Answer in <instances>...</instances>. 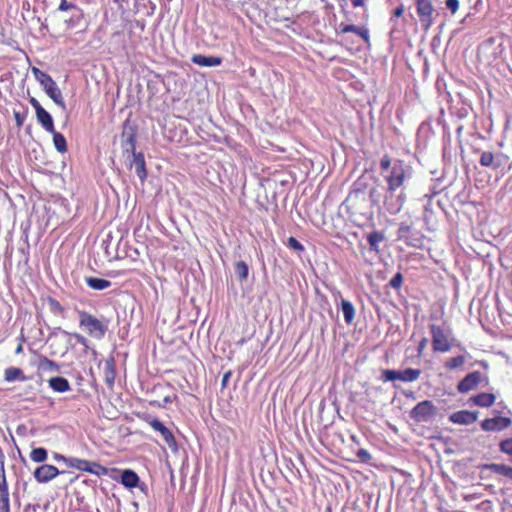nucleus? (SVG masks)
<instances>
[{"instance_id":"49","label":"nucleus","mask_w":512,"mask_h":512,"mask_svg":"<svg viewBox=\"0 0 512 512\" xmlns=\"http://www.w3.org/2000/svg\"><path fill=\"white\" fill-rule=\"evenodd\" d=\"M369 196H370L372 202L378 203V201H379V194H378L377 189H375V188L371 189L370 192H369Z\"/></svg>"},{"instance_id":"23","label":"nucleus","mask_w":512,"mask_h":512,"mask_svg":"<svg viewBox=\"0 0 512 512\" xmlns=\"http://www.w3.org/2000/svg\"><path fill=\"white\" fill-rule=\"evenodd\" d=\"M4 379L7 382H13L16 380L26 381L27 378L23 375V371L17 367H8L4 371Z\"/></svg>"},{"instance_id":"18","label":"nucleus","mask_w":512,"mask_h":512,"mask_svg":"<svg viewBox=\"0 0 512 512\" xmlns=\"http://www.w3.org/2000/svg\"><path fill=\"white\" fill-rule=\"evenodd\" d=\"M495 395L492 393H479L470 398V401L480 407H490L495 402Z\"/></svg>"},{"instance_id":"44","label":"nucleus","mask_w":512,"mask_h":512,"mask_svg":"<svg viewBox=\"0 0 512 512\" xmlns=\"http://www.w3.org/2000/svg\"><path fill=\"white\" fill-rule=\"evenodd\" d=\"M357 457L362 461V462H368L370 461L371 459V455L370 453L366 450V449H359L357 451Z\"/></svg>"},{"instance_id":"12","label":"nucleus","mask_w":512,"mask_h":512,"mask_svg":"<svg viewBox=\"0 0 512 512\" xmlns=\"http://www.w3.org/2000/svg\"><path fill=\"white\" fill-rule=\"evenodd\" d=\"M42 87L46 94L54 101L56 105L60 106L63 109L65 108V102L62 93L53 79H50L49 81L45 82L42 85Z\"/></svg>"},{"instance_id":"45","label":"nucleus","mask_w":512,"mask_h":512,"mask_svg":"<svg viewBox=\"0 0 512 512\" xmlns=\"http://www.w3.org/2000/svg\"><path fill=\"white\" fill-rule=\"evenodd\" d=\"M380 167L382 170H387L388 168L391 167V159L389 158V156L387 155H384L381 160H380Z\"/></svg>"},{"instance_id":"3","label":"nucleus","mask_w":512,"mask_h":512,"mask_svg":"<svg viewBox=\"0 0 512 512\" xmlns=\"http://www.w3.org/2000/svg\"><path fill=\"white\" fill-rule=\"evenodd\" d=\"M432 347L435 352H448L451 349L450 332L441 326L431 324Z\"/></svg>"},{"instance_id":"53","label":"nucleus","mask_w":512,"mask_h":512,"mask_svg":"<svg viewBox=\"0 0 512 512\" xmlns=\"http://www.w3.org/2000/svg\"><path fill=\"white\" fill-rule=\"evenodd\" d=\"M74 337L77 339V341H78L79 343L84 344V343L86 342L85 337H84V336H82L81 334L76 333V334L74 335Z\"/></svg>"},{"instance_id":"50","label":"nucleus","mask_w":512,"mask_h":512,"mask_svg":"<svg viewBox=\"0 0 512 512\" xmlns=\"http://www.w3.org/2000/svg\"><path fill=\"white\" fill-rule=\"evenodd\" d=\"M54 459L56 461H64L69 466V461L68 460H70V458H67V457H65V456H63L61 454L55 453L54 454Z\"/></svg>"},{"instance_id":"59","label":"nucleus","mask_w":512,"mask_h":512,"mask_svg":"<svg viewBox=\"0 0 512 512\" xmlns=\"http://www.w3.org/2000/svg\"><path fill=\"white\" fill-rule=\"evenodd\" d=\"M25 512H28V511H25Z\"/></svg>"},{"instance_id":"52","label":"nucleus","mask_w":512,"mask_h":512,"mask_svg":"<svg viewBox=\"0 0 512 512\" xmlns=\"http://www.w3.org/2000/svg\"><path fill=\"white\" fill-rule=\"evenodd\" d=\"M404 13V7L401 5L394 10V16L400 17Z\"/></svg>"},{"instance_id":"40","label":"nucleus","mask_w":512,"mask_h":512,"mask_svg":"<svg viewBox=\"0 0 512 512\" xmlns=\"http://www.w3.org/2000/svg\"><path fill=\"white\" fill-rule=\"evenodd\" d=\"M288 247L298 252L304 251V246L294 237L288 238Z\"/></svg>"},{"instance_id":"26","label":"nucleus","mask_w":512,"mask_h":512,"mask_svg":"<svg viewBox=\"0 0 512 512\" xmlns=\"http://www.w3.org/2000/svg\"><path fill=\"white\" fill-rule=\"evenodd\" d=\"M87 285L94 290H104L111 286V282L106 279L88 277L86 278Z\"/></svg>"},{"instance_id":"35","label":"nucleus","mask_w":512,"mask_h":512,"mask_svg":"<svg viewBox=\"0 0 512 512\" xmlns=\"http://www.w3.org/2000/svg\"><path fill=\"white\" fill-rule=\"evenodd\" d=\"M32 73L33 75L35 76L36 80L41 84V86L49 81L51 78V76L45 72H43L42 70H40L39 68L37 67H33L32 68Z\"/></svg>"},{"instance_id":"25","label":"nucleus","mask_w":512,"mask_h":512,"mask_svg":"<svg viewBox=\"0 0 512 512\" xmlns=\"http://www.w3.org/2000/svg\"><path fill=\"white\" fill-rule=\"evenodd\" d=\"M384 239H385V236L382 232H379V231L371 232L367 237L368 243L370 245V249L372 251L378 253L380 251L379 244L381 242H383Z\"/></svg>"},{"instance_id":"13","label":"nucleus","mask_w":512,"mask_h":512,"mask_svg":"<svg viewBox=\"0 0 512 512\" xmlns=\"http://www.w3.org/2000/svg\"><path fill=\"white\" fill-rule=\"evenodd\" d=\"M477 417H478V413L477 412H472V411H468V410H461V411H457L455 413H452L449 416V419L454 424L470 425V424L474 423L477 420Z\"/></svg>"},{"instance_id":"46","label":"nucleus","mask_w":512,"mask_h":512,"mask_svg":"<svg viewBox=\"0 0 512 512\" xmlns=\"http://www.w3.org/2000/svg\"><path fill=\"white\" fill-rule=\"evenodd\" d=\"M14 118H15L16 125L18 127H22L25 117L22 114H20L19 112H14Z\"/></svg>"},{"instance_id":"6","label":"nucleus","mask_w":512,"mask_h":512,"mask_svg":"<svg viewBox=\"0 0 512 512\" xmlns=\"http://www.w3.org/2000/svg\"><path fill=\"white\" fill-rule=\"evenodd\" d=\"M416 11L422 28L427 31L433 24L434 6L431 0H416Z\"/></svg>"},{"instance_id":"57","label":"nucleus","mask_w":512,"mask_h":512,"mask_svg":"<svg viewBox=\"0 0 512 512\" xmlns=\"http://www.w3.org/2000/svg\"><path fill=\"white\" fill-rule=\"evenodd\" d=\"M17 354L22 352V345H18V347L16 348V351H15Z\"/></svg>"},{"instance_id":"15","label":"nucleus","mask_w":512,"mask_h":512,"mask_svg":"<svg viewBox=\"0 0 512 512\" xmlns=\"http://www.w3.org/2000/svg\"><path fill=\"white\" fill-rule=\"evenodd\" d=\"M191 61L203 67L219 66L222 63V58L216 56H205L202 54H195L192 56Z\"/></svg>"},{"instance_id":"28","label":"nucleus","mask_w":512,"mask_h":512,"mask_svg":"<svg viewBox=\"0 0 512 512\" xmlns=\"http://www.w3.org/2000/svg\"><path fill=\"white\" fill-rule=\"evenodd\" d=\"M104 381L109 387H112L115 381V369L113 360L107 361L104 367Z\"/></svg>"},{"instance_id":"51","label":"nucleus","mask_w":512,"mask_h":512,"mask_svg":"<svg viewBox=\"0 0 512 512\" xmlns=\"http://www.w3.org/2000/svg\"><path fill=\"white\" fill-rule=\"evenodd\" d=\"M353 7H363L365 5V0H350Z\"/></svg>"},{"instance_id":"55","label":"nucleus","mask_w":512,"mask_h":512,"mask_svg":"<svg viewBox=\"0 0 512 512\" xmlns=\"http://www.w3.org/2000/svg\"><path fill=\"white\" fill-rule=\"evenodd\" d=\"M51 303L52 305L54 306V308H57V309H61V306L60 304L56 301V300H51Z\"/></svg>"},{"instance_id":"42","label":"nucleus","mask_w":512,"mask_h":512,"mask_svg":"<svg viewBox=\"0 0 512 512\" xmlns=\"http://www.w3.org/2000/svg\"><path fill=\"white\" fill-rule=\"evenodd\" d=\"M410 230H411V228L409 225H407L405 223H401L398 228V231H397L398 238L407 236L409 234Z\"/></svg>"},{"instance_id":"8","label":"nucleus","mask_w":512,"mask_h":512,"mask_svg":"<svg viewBox=\"0 0 512 512\" xmlns=\"http://www.w3.org/2000/svg\"><path fill=\"white\" fill-rule=\"evenodd\" d=\"M127 144L130 146V150L133 154L131 167L135 168L136 174L138 175L139 179L143 182L147 177L145 159L142 153L135 152V138L133 134L127 138Z\"/></svg>"},{"instance_id":"58","label":"nucleus","mask_w":512,"mask_h":512,"mask_svg":"<svg viewBox=\"0 0 512 512\" xmlns=\"http://www.w3.org/2000/svg\"><path fill=\"white\" fill-rule=\"evenodd\" d=\"M169 401H170V399H169L168 397H166V398H165V402L167 403V402H169Z\"/></svg>"},{"instance_id":"21","label":"nucleus","mask_w":512,"mask_h":512,"mask_svg":"<svg viewBox=\"0 0 512 512\" xmlns=\"http://www.w3.org/2000/svg\"><path fill=\"white\" fill-rule=\"evenodd\" d=\"M49 386L56 392H66L70 390V384L64 377H53L49 379Z\"/></svg>"},{"instance_id":"31","label":"nucleus","mask_w":512,"mask_h":512,"mask_svg":"<svg viewBox=\"0 0 512 512\" xmlns=\"http://www.w3.org/2000/svg\"><path fill=\"white\" fill-rule=\"evenodd\" d=\"M235 275L239 281L243 282L248 278L249 269L248 265L244 261H238L234 265Z\"/></svg>"},{"instance_id":"17","label":"nucleus","mask_w":512,"mask_h":512,"mask_svg":"<svg viewBox=\"0 0 512 512\" xmlns=\"http://www.w3.org/2000/svg\"><path fill=\"white\" fill-rule=\"evenodd\" d=\"M38 123L47 131L54 132V122L52 116L44 108L36 112Z\"/></svg>"},{"instance_id":"27","label":"nucleus","mask_w":512,"mask_h":512,"mask_svg":"<svg viewBox=\"0 0 512 512\" xmlns=\"http://www.w3.org/2000/svg\"><path fill=\"white\" fill-rule=\"evenodd\" d=\"M420 369L407 368L403 371H400V381L402 382H414L421 375Z\"/></svg>"},{"instance_id":"9","label":"nucleus","mask_w":512,"mask_h":512,"mask_svg":"<svg viewBox=\"0 0 512 512\" xmlns=\"http://www.w3.org/2000/svg\"><path fill=\"white\" fill-rule=\"evenodd\" d=\"M149 425L157 432H159L165 441V443L171 448L172 450H177V443L176 440L172 434V432L158 419H152L149 422Z\"/></svg>"},{"instance_id":"34","label":"nucleus","mask_w":512,"mask_h":512,"mask_svg":"<svg viewBox=\"0 0 512 512\" xmlns=\"http://www.w3.org/2000/svg\"><path fill=\"white\" fill-rule=\"evenodd\" d=\"M400 371L385 369L382 371L381 378L383 381L400 380Z\"/></svg>"},{"instance_id":"30","label":"nucleus","mask_w":512,"mask_h":512,"mask_svg":"<svg viewBox=\"0 0 512 512\" xmlns=\"http://www.w3.org/2000/svg\"><path fill=\"white\" fill-rule=\"evenodd\" d=\"M53 135V142L56 150L60 153L67 151V143L65 137L54 129V132H50Z\"/></svg>"},{"instance_id":"7","label":"nucleus","mask_w":512,"mask_h":512,"mask_svg":"<svg viewBox=\"0 0 512 512\" xmlns=\"http://www.w3.org/2000/svg\"><path fill=\"white\" fill-rule=\"evenodd\" d=\"M483 381L485 385L488 383V379L483 376L480 371H473L468 373L457 385L459 393L466 394L470 391L475 390Z\"/></svg>"},{"instance_id":"39","label":"nucleus","mask_w":512,"mask_h":512,"mask_svg":"<svg viewBox=\"0 0 512 512\" xmlns=\"http://www.w3.org/2000/svg\"><path fill=\"white\" fill-rule=\"evenodd\" d=\"M499 448L501 452L512 456V438L501 441Z\"/></svg>"},{"instance_id":"2","label":"nucleus","mask_w":512,"mask_h":512,"mask_svg":"<svg viewBox=\"0 0 512 512\" xmlns=\"http://www.w3.org/2000/svg\"><path fill=\"white\" fill-rule=\"evenodd\" d=\"M79 325L84 328L89 336L102 339L107 331V326L86 311H79Z\"/></svg>"},{"instance_id":"37","label":"nucleus","mask_w":512,"mask_h":512,"mask_svg":"<svg viewBox=\"0 0 512 512\" xmlns=\"http://www.w3.org/2000/svg\"><path fill=\"white\" fill-rule=\"evenodd\" d=\"M32 73L33 75L35 76L36 80L41 84V86L49 81L51 78V76L45 72H43L42 70H40L39 68L37 67H33L32 68Z\"/></svg>"},{"instance_id":"19","label":"nucleus","mask_w":512,"mask_h":512,"mask_svg":"<svg viewBox=\"0 0 512 512\" xmlns=\"http://www.w3.org/2000/svg\"><path fill=\"white\" fill-rule=\"evenodd\" d=\"M482 470H489L493 473L503 475L509 479H512V467L504 465V464H486L482 467Z\"/></svg>"},{"instance_id":"43","label":"nucleus","mask_w":512,"mask_h":512,"mask_svg":"<svg viewBox=\"0 0 512 512\" xmlns=\"http://www.w3.org/2000/svg\"><path fill=\"white\" fill-rule=\"evenodd\" d=\"M446 7L449 9L452 14H455L459 9V1L458 0H446Z\"/></svg>"},{"instance_id":"47","label":"nucleus","mask_w":512,"mask_h":512,"mask_svg":"<svg viewBox=\"0 0 512 512\" xmlns=\"http://www.w3.org/2000/svg\"><path fill=\"white\" fill-rule=\"evenodd\" d=\"M428 344V338L424 337L422 338V340L420 341L419 345H418V348H417V351H418V354L421 355L424 351V349L426 348Z\"/></svg>"},{"instance_id":"33","label":"nucleus","mask_w":512,"mask_h":512,"mask_svg":"<svg viewBox=\"0 0 512 512\" xmlns=\"http://www.w3.org/2000/svg\"><path fill=\"white\" fill-rule=\"evenodd\" d=\"M465 362V356L463 355H459V356H456V357H453V358H450L449 360L446 361L445 363V367L448 368V369H457L459 367H461Z\"/></svg>"},{"instance_id":"41","label":"nucleus","mask_w":512,"mask_h":512,"mask_svg":"<svg viewBox=\"0 0 512 512\" xmlns=\"http://www.w3.org/2000/svg\"><path fill=\"white\" fill-rule=\"evenodd\" d=\"M403 283V276L401 273H397L390 280L389 285L394 289H399Z\"/></svg>"},{"instance_id":"20","label":"nucleus","mask_w":512,"mask_h":512,"mask_svg":"<svg viewBox=\"0 0 512 512\" xmlns=\"http://www.w3.org/2000/svg\"><path fill=\"white\" fill-rule=\"evenodd\" d=\"M340 31H341V33L353 32V33L359 35L365 42L369 41V31L366 28H360L353 24H348V25L341 24Z\"/></svg>"},{"instance_id":"36","label":"nucleus","mask_w":512,"mask_h":512,"mask_svg":"<svg viewBox=\"0 0 512 512\" xmlns=\"http://www.w3.org/2000/svg\"><path fill=\"white\" fill-rule=\"evenodd\" d=\"M32 73L33 75L35 76L36 80L41 84V86L49 81L51 78V76L45 72H43L42 70H40L39 68L37 67H33L32 68Z\"/></svg>"},{"instance_id":"29","label":"nucleus","mask_w":512,"mask_h":512,"mask_svg":"<svg viewBox=\"0 0 512 512\" xmlns=\"http://www.w3.org/2000/svg\"><path fill=\"white\" fill-rule=\"evenodd\" d=\"M38 369L42 372H58L59 365L54 361L43 357L39 360Z\"/></svg>"},{"instance_id":"11","label":"nucleus","mask_w":512,"mask_h":512,"mask_svg":"<svg viewBox=\"0 0 512 512\" xmlns=\"http://www.w3.org/2000/svg\"><path fill=\"white\" fill-rule=\"evenodd\" d=\"M59 473L57 467L43 464L35 469L34 477L39 483H47L54 479Z\"/></svg>"},{"instance_id":"22","label":"nucleus","mask_w":512,"mask_h":512,"mask_svg":"<svg viewBox=\"0 0 512 512\" xmlns=\"http://www.w3.org/2000/svg\"><path fill=\"white\" fill-rule=\"evenodd\" d=\"M121 483L127 488H134L139 483V477L132 470H124L121 475Z\"/></svg>"},{"instance_id":"16","label":"nucleus","mask_w":512,"mask_h":512,"mask_svg":"<svg viewBox=\"0 0 512 512\" xmlns=\"http://www.w3.org/2000/svg\"><path fill=\"white\" fill-rule=\"evenodd\" d=\"M0 512H10L8 486L4 474L0 481Z\"/></svg>"},{"instance_id":"48","label":"nucleus","mask_w":512,"mask_h":512,"mask_svg":"<svg viewBox=\"0 0 512 512\" xmlns=\"http://www.w3.org/2000/svg\"><path fill=\"white\" fill-rule=\"evenodd\" d=\"M29 102L33 106V108L35 109V112H38V111H40L43 108L41 106V104L39 103V101L36 98H34V97H31L29 99Z\"/></svg>"},{"instance_id":"10","label":"nucleus","mask_w":512,"mask_h":512,"mask_svg":"<svg viewBox=\"0 0 512 512\" xmlns=\"http://www.w3.org/2000/svg\"><path fill=\"white\" fill-rule=\"evenodd\" d=\"M511 423V419L507 417L487 418L481 422V428L484 431H502Z\"/></svg>"},{"instance_id":"24","label":"nucleus","mask_w":512,"mask_h":512,"mask_svg":"<svg viewBox=\"0 0 512 512\" xmlns=\"http://www.w3.org/2000/svg\"><path fill=\"white\" fill-rule=\"evenodd\" d=\"M341 310L347 324H351L355 318V308L350 301H341Z\"/></svg>"},{"instance_id":"54","label":"nucleus","mask_w":512,"mask_h":512,"mask_svg":"<svg viewBox=\"0 0 512 512\" xmlns=\"http://www.w3.org/2000/svg\"><path fill=\"white\" fill-rule=\"evenodd\" d=\"M230 376H231V372H227V373L224 374L223 379H222V385L223 386L226 385V383L228 382Z\"/></svg>"},{"instance_id":"32","label":"nucleus","mask_w":512,"mask_h":512,"mask_svg":"<svg viewBox=\"0 0 512 512\" xmlns=\"http://www.w3.org/2000/svg\"><path fill=\"white\" fill-rule=\"evenodd\" d=\"M47 457V450L42 447L34 448L30 453V459L37 463H42L46 461Z\"/></svg>"},{"instance_id":"38","label":"nucleus","mask_w":512,"mask_h":512,"mask_svg":"<svg viewBox=\"0 0 512 512\" xmlns=\"http://www.w3.org/2000/svg\"><path fill=\"white\" fill-rule=\"evenodd\" d=\"M58 10L62 11V12H66V11L79 12L78 7L75 4L68 2L67 0H61Z\"/></svg>"},{"instance_id":"1","label":"nucleus","mask_w":512,"mask_h":512,"mask_svg":"<svg viewBox=\"0 0 512 512\" xmlns=\"http://www.w3.org/2000/svg\"><path fill=\"white\" fill-rule=\"evenodd\" d=\"M406 177L407 173L401 162L394 164L392 166L391 173L386 177L388 189L384 204L387 211L391 214L398 213L403 207L405 202L404 191L400 190L397 195L395 192L403 186Z\"/></svg>"},{"instance_id":"14","label":"nucleus","mask_w":512,"mask_h":512,"mask_svg":"<svg viewBox=\"0 0 512 512\" xmlns=\"http://www.w3.org/2000/svg\"><path fill=\"white\" fill-rule=\"evenodd\" d=\"M479 162L483 167H488L493 170L498 169L502 165L501 155L494 154L490 151H482Z\"/></svg>"},{"instance_id":"56","label":"nucleus","mask_w":512,"mask_h":512,"mask_svg":"<svg viewBox=\"0 0 512 512\" xmlns=\"http://www.w3.org/2000/svg\"><path fill=\"white\" fill-rule=\"evenodd\" d=\"M66 22L69 23V24H72V23L75 22V15H74V13L71 15V17L68 20H66Z\"/></svg>"},{"instance_id":"4","label":"nucleus","mask_w":512,"mask_h":512,"mask_svg":"<svg viewBox=\"0 0 512 512\" xmlns=\"http://www.w3.org/2000/svg\"><path fill=\"white\" fill-rule=\"evenodd\" d=\"M437 411L432 401L424 400L411 410L410 417L416 422H429L436 416Z\"/></svg>"},{"instance_id":"5","label":"nucleus","mask_w":512,"mask_h":512,"mask_svg":"<svg viewBox=\"0 0 512 512\" xmlns=\"http://www.w3.org/2000/svg\"><path fill=\"white\" fill-rule=\"evenodd\" d=\"M69 467L75 468L80 471L89 472L97 476H105L108 474V469L97 462L84 460L76 457H71Z\"/></svg>"}]
</instances>
